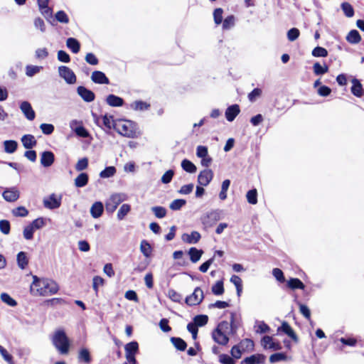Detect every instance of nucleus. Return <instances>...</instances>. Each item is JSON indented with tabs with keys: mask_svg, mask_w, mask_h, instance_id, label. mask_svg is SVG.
I'll return each instance as SVG.
<instances>
[{
	"mask_svg": "<svg viewBox=\"0 0 364 364\" xmlns=\"http://www.w3.org/2000/svg\"><path fill=\"white\" fill-rule=\"evenodd\" d=\"M235 312H230V323L227 321L220 322L217 327L212 332V338L219 345L227 346L229 343V335H234L237 330V326L235 323Z\"/></svg>",
	"mask_w": 364,
	"mask_h": 364,
	"instance_id": "obj_1",
	"label": "nucleus"
},
{
	"mask_svg": "<svg viewBox=\"0 0 364 364\" xmlns=\"http://www.w3.org/2000/svg\"><path fill=\"white\" fill-rule=\"evenodd\" d=\"M113 129L120 135L127 138H137L140 131L136 122L124 119L113 121Z\"/></svg>",
	"mask_w": 364,
	"mask_h": 364,
	"instance_id": "obj_2",
	"label": "nucleus"
},
{
	"mask_svg": "<svg viewBox=\"0 0 364 364\" xmlns=\"http://www.w3.org/2000/svg\"><path fill=\"white\" fill-rule=\"evenodd\" d=\"M52 343L60 354H68L70 342L63 330H58L55 332L52 338Z\"/></svg>",
	"mask_w": 364,
	"mask_h": 364,
	"instance_id": "obj_3",
	"label": "nucleus"
},
{
	"mask_svg": "<svg viewBox=\"0 0 364 364\" xmlns=\"http://www.w3.org/2000/svg\"><path fill=\"white\" fill-rule=\"evenodd\" d=\"M221 211L219 210H212L203 215L200 218L201 223L205 229L213 227L221 218Z\"/></svg>",
	"mask_w": 364,
	"mask_h": 364,
	"instance_id": "obj_4",
	"label": "nucleus"
},
{
	"mask_svg": "<svg viewBox=\"0 0 364 364\" xmlns=\"http://www.w3.org/2000/svg\"><path fill=\"white\" fill-rule=\"evenodd\" d=\"M203 299V291L200 287H196L191 295L186 296L185 303L189 306H197L199 305Z\"/></svg>",
	"mask_w": 364,
	"mask_h": 364,
	"instance_id": "obj_5",
	"label": "nucleus"
},
{
	"mask_svg": "<svg viewBox=\"0 0 364 364\" xmlns=\"http://www.w3.org/2000/svg\"><path fill=\"white\" fill-rule=\"evenodd\" d=\"M124 200L121 194H112L105 203V209L107 213H114L117 206Z\"/></svg>",
	"mask_w": 364,
	"mask_h": 364,
	"instance_id": "obj_6",
	"label": "nucleus"
},
{
	"mask_svg": "<svg viewBox=\"0 0 364 364\" xmlns=\"http://www.w3.org/2000/svg\"><path fill=\"white\" fill-rule=\"evenodd\" d=\"M42 281H44V278H39L36 275L33 276V282L30 287V292L32 295L44 296Z\"/></svg>",
	"mask_w": 364,
	"mask_h": 364,
	"instance_id": "obj_7",
	"label": "nucleus"
},
{
	"mask_svg": "<svg viewBox=\"0 0 364 364\" xmlns=\"http://www.w3.org/2000/svg\"><path fill=\"white\" fill-rule=\"evenodd\" d=\"M59 75L65 80L68 84H74L77 78L74 72L68 67L61 65L58 68Z\"/></svg>",
	"mask_w": 364,
	"mask_h": 364,
	"instance_id": "obj_8",
	"label": "nucleus"
},
{
	"mask_svg": "<svg viewBox=\"0 0 364 364\" xmlns=\"http://www.w3.org/2000/svg\"><path fill=\"white\" fill-rule=\"evenodd\" d=\"M261 346L264 349L279 350L282 348L279 342H274L273 338L270 336H264L261 339Z\"/></svg>",
	"mask_w": 364,
	"mask_h": 364,
	"instance_id": "obj_9",
	"label": "nucleus"
},
{
	"mask_svg": "<svg viewBox=\"0 0 364 364\" xmlns=\"http://www.w3.org/2000/svg\"><path fill=\"white\" fill-rule=\"evenodd\" d=\"M42 284L44 289V296L55 294L59 290L58 284L53 279L44 278Z\"/></svg>",
	"mask_w": 364,
	"mask_h": 364,
	"instance_id": "obj_10",
	"label": "nucleus"
},
{
	"mask_svg": "<svg viewBox=\"0 0 364 364\" xmlns=\"http://www.w3.org/2000/svg\"><path fill=\"white\" fill-rule=\"evenodd\" d=\"M277 332H283L286 335H287L291 340L297 343H299V337L296 333L294 331V329L291 327V326L288 323V322L284 321L282 323L281 326L278 327Z\"/></svg>",
	"mask_w": 364,
	"mask_h": 364,
	"instance_id": "obj_11",
	"label": "nucleus"
},
{
	"mask_svg": "<svg viewBox=\"0 0 364 364\" xmlns=\"http://www.w3.org/2000/svg\"><path fill=\"white\" fill-rule=\"evenodd\" d=\"M43 205L49 209H55L61 205V197L57 196L55 193H52L48 198L43 200Z\"/></svg>",
	"mask_w": 364,
	"mask_h": 364,
	"instance_id": "obj_12",
	"label": "nucleus"
},
{
	"mask_svg": "<svg viewBox=\"0 0 364 364\" xmlns=\"http://www.w3.org/2000/svg\"><path fill=\"white\" fill-rule=\"evenodd\" d=\"M213 178V172L210 169L201 171L198 176V183L202 186H208Z\"/></svg>",
	"mask_w": 364,
	"mask_h": 364,
	"instance_id": "obj_13",
	"label": "nucleus"
},
{
	"mask_svg": "<svg viewBox=\"0 0 364 364\" xmlns=\"http://www.w3.org/2000/svg\"><path fill=\"white\" fill-rule=\"evenodd\" d=\"M77 92L81 98L87 102H92L95 98V93L84 86H79L77 88Z\"/></svg>",
	"mask_w": 364,
	"mask_h": 364,
	"instance_id": "obj_14",
	"label": "nucleus"
},
{
	"mask_svg": "<svg viewBox=\"0 0 364 364\" xmlns=\"http://www.w3.org/2000/svg\"><path fill=\"white\" fill-rule=\"evenodd\" d=\"M266 356L263 354L257 353L245 358L240 364H264Z\"/></svg>",
	"mask_w": 364,
	"mask_h": 364,
	"instance_id": "obj_15",
	"label": "nucleus"
},
{
	"mask_svg": "<svg viewBox=\"0 0 364 364\" xmlns=\"http://www.w3.org/2000/svg\"><path fill=\"white\" fill-rule=\"evenodd\" d=\"M20 109L28 120L32 121L35 119L36 113L28 102L24 101L21 102Z\"/></svg>",
	"mask_w": 364,
	"mask_h": 364,
	"instance_id": "obj_16",
	"label": "nucleus"
},
{
	"mask_svg": "<svg viewBox=\"0 0 364 364\" xmlns=\"http://www.w3.org/2000/svg\"><path fill=\"white\" fill-rule=\"evenodd\" d=\"M91 80L97 84L108 85L110 83L109 78L105 75V74L103 72L99 70L92 72Z\"/></svg>",
	"mask_w": 364,
	"mask_h": 364,
	"instance_id": "obj_17",
	"label": "nucleus"
},
{
	"mask_svg": "<svg viewBox=\"0 0 364 364\" xmlns=\"http://www.w3.org/2000/svg\"><path fill=\"white\" fill-rule=\"evenodd\" d=\"M55 161V155L50 151H46L41 154V164L44 167L50 166Z\"/></svg>",
	"mask_w": 364,
	"mask_h": 364,
	"instance_id": "obj_18",
	"label": "nucleus"
},
{
	"mask_svg": "<svg viewBox=\"0 0 364 364\" xmlns=\"http://www.w3.org/2000/svg\"><path fill=\"white\" fill-rule=\"evenodd\" d=\"M240 106L237 104L228 107L225 110V117L228 122H232L240 114Z\"/></svg>",
	"mask_w": 364,
	"mask_h": 364,
	"instance_id": "obj_19",
	"label": "nucleus"
},
{
	"mask_svg": "<svg viewBox=\"0 0 364 364\" xmlns=\"http://www.w3.org/2000/svg\"><path fill=\"white\" fill-rule=\"evenodd\" d=\"M352 84L350 88L352 94L357 97H361L364 95V90L360 82L358 79L354 78L352 80Z\"/></svg>",
	"mask_w": 364,
	"mask_h": 364,
	"instance_id": "obj_20",
	"label": "nucleus"
},
{
	"mask_svg": "<svg viewBox=\"0 0 364 364\" xmlns=\"http://www.w3.org/2000/svg\"><path fill=\"white\" fill-rule=\"evenodd\" d=\"M21 142L23 147L26 149H32L37 144V141L33 135L25 134L21 137Z\"/></svg>",
	"mask_w": 364,
	"mask_h": 364,
	"instance_id": "obj_21",
	"label": "nucleus"
},
{
	"mask_svg": "<svg viewBox=\"0 0 364 364\" xmlns=\"http://www.w3.org/2000/svg\"><path fill=\"white\" fill-rule=\"evenodd\" d=\"M103 211L104 205L100 201L95 202L90 208V214L94 218H100L102 215Z\"/></svg>",
	"mask_w": 364,
	"mask_h": 364,
	"instance_id": "obj_22",
	"label": "nucleus"
},
{
	"mask_svg": "<svg viewBox=\"0 0 364 364\" xmlns=\"http://www.w3.org/2000/svg\"><path fill=\"white\" fill-rule=\"evenodd\" d=\"M200 234L197 231H192L191 234H183L182 240L188 244L197 243L200 240Z\"/></svg>",
	"mask_w": 364,
	"mask_h": 364,
	"instance_id": "obj_23",
	"label": "nucleus"
},
{
	"mask_svg": "<svg viewBox=\"0 0 364 364\" xmlns=\"http://www.w3.org/2000/svg\"><path fill=\"white\" fill-rule=\"evenodd\" d=\"M106 102L111 107H121L124 102L122 97L113 94H110L107 97Z\"/></svg>",
	"mask_w": 364,
	"mask_h": 364,
	"instance_id": "obj_24",
	"label": "nucleus"
},
{
	"mask_svg": "<svg viewBox=\"0 0 364 364\" xmlns=\"http://www.w3.org/2000/svg\"><path fill=\"white\" fill-rule=\"evenodd\" d=\"M237 345L245 353L252 351L255 347L254 341L250 338L242 339Z\"/></svg>",
	"mask_w": 364,
	"mask_h": 364,
	"instance_id": "obj_25",
	"label": "nucleus"
},
{
	"mask_svg": "<svg viewBox=\"0 0 364 364\" xmlns=\"http://www.w3.org/2000/svg\"><path fill=\"white\" fill-rule=\"evenodd\" d=\"M346 41L350 44H357L360 42L361 36L359 32L355 30H351L346 36Z\"/></svg>",
	"mask_w": 364,
	"mask_h": 364,
	"instance_id": "obj_26",
	"label": "nucleus"
},
{
	"mask_svg": "<svg viewBox=\"0 0 364 364\" xmlns=\"http://www.w3.org/2000/svg\"><path fill=\"white\" fill-rule=\"evenodd\" d=\"M125 355H136L139 353V343L134 341L124 346Z\"/></svg>",
	"mask_w": 364,
	"mask_h": 364,
	"instance_id": "obj_27",
	"label": "nucleus"
},
{
	"mask_svg": "<svg viewBox=\"0 0 364 364\" xmlns=\"http://www.w3.org/2000/svg\"><path fill=\"white\" fill-rule=\"evenodd\" d=\"M89 181V176L87 173H80L75 179V186L77 188L85 186Z\"/></svg>",
	"mask_w": 364,
	"mask_h": 364,
	"instance_id": "obj_28",
	"label": "nucleus"
},
{
	"mask_svg": "<svg viewBox=\"0 0 364 364\" xmlns=\"http://www.w3.org/2000/svg\"><path fill=\"white\" fill-rule=\"evenodd\" d=\"M287 286L292 289H304L305 285L298 278H291L287 281Z\"/></svg>",
	"mask_w": 364,
	"mask_h": 364,
	"instance_id": "obj_29",
	"label": "nucleus"
},
{
	"mask_svg": "<svg viewBox=\"0 0 364 364\" xmlns=\"http://www.w3.org/2000/svg\"><path fill=\"white\" fill-rule=\"evenodd\" d=\"M4 198L9 202L16 201L19 197V193L18 191L12 189V190H6L3 193Z\"/></svg>",
	"mask_w": 364,
	"mask_h": 364,
	"instance_id": "obj_30",
	"label": "nucleus"
},
{
	"mask_svg": "<svg viewBox=\"0 0 364 364\" xmlns=\"http://www.w3.org/2000/svg\"><path fill=\"white\" fill-rule=\"evenodd\" d=\"M203 254V251L202 250H198L194 247H191L188 250L190 259L193 263L197 262L200 259Z\"/></svg>",
	"mask_w": 364,
	"mask_h": 364,
	"instance_id": "obj_31",
	"label": "nucleus"
},
{
	"mask_svg": "<svg viewBox=\"0 0 364 364\" xmlns=\"http://www.w3.org/2000/svg\"><path fill=\"white\" fill-rule=\"evenodd\" d=\"M171 342L173 345V346L180 351H183L187 348V343L181 338L171 337Z\"/></svg>",
	"mask_w": 364,
	"mask_h": 364,
	"instance_id": "obj_32",
	"label": "nucleus"
},
{
	"mask_svg": "<svg viewBox=\"0 0 364 364\" xmlns=\"http://www.w3.org/2000/svg\"><path fill=\"white\" fill-rule=\"evenodd\" d=\"M66 45L68 48L70 49L73 53H77L80 50V42L74 38H68L66 41Z\"/></svg>",
	"mask_w": 364,
	"mask_h": 364,
	"instance_id": "obj_33",
	"label": "nucleus"
},
{
	"mask_svg": "<svg viewBox=\"0 0 364 364\" xmlns=\"http://www.w3.org/2000/svg\"><path fill=\"white\" fill-rule=\"evenodd\" d=\"M78 360L85 363L89 364L92 361V358L90 351L87 348H82L79 351Z\"/></svg>",
	"mask_w": 364,
	"mask_h": 364,
	"instance_id": "obj_34",
	"label": "nucleus"
},
{
	"mask_svg": "<svg viewBox=\"0 0 364 364\" xmlns=\"http://www.w3.org/2000/svg\"><path fill=\"white\" fill-rule=\"evenodd\" d=\"M17 264L18 266L21 269H24L28 264V258L26 253L24 252H20L17 255Z\"/></svg>",
	"mask_w": 364,
	"mask_h": 364,
	"instance_id": "obj_35",
	"label": "nucleus"
},
{
	"mask_svg": "<svg viewBox=\"0 0 364 364\" xmlns=\"http://www.w3.org/2000/svg\"><path fill=\"white\" fill-rule=\"evenodd\" d=\"M290 358H291L288 357L284 353H276L270 355L269 362L271 363H275L280 361H286Z\"/></svg>",
	"mask_w": 364,
	"mask_h": 364,
	"instance_id": "obj_36",
	"label": "nucleus"
},
{
	"mask_svg": "<svg viewBox=\"0 0 364 364\" xmlns=\"http://www.w3.org/2000/svg\"><path fill=\"white\" fill-rule=\"evenodd\" d=\"M140 251L146 257H149L152 252V247L149 242L146 240H143L140 244Z\"/></svg>",
	"mask_w": 364,
	"mask_h": 364,
	"instance_id": "obj_37",
	"label": "nucleus"
},
{
	"mask_svg": "<svg viewBox=\"0 0 364 364\" xmlns=\"http://www.w3.org/2000/svg\"><path fill=\"white\" fill-rule=\"evenodd\" d=\"M4 151L8 154L15 152L18 148V143L14 140H6L4 142Z\"/></svg>",
	"mask_w": 364,
	"mask_h": 364,
	"instance_id": "obj_38",
	"label": "nucleus"
},
{
	"mask_svg": "<svg viewBox=\"0 0 364 364\" xmlns=\"http://www.w3.org/2000/svg\"><path fill=\"white\" fill-rule=\"evenodd\" d=\"M313 70L316 75H323L328 71V66L326 63L321 65L319 63L316 62L313 65Z\"/></svg>",
	"mask_w": 364,
	"mask_h": 364,
	"instance_id": "obj_39",
	"label": "nucleus"
},
{
	"mask_svg": "<svg viewBox=\"0 0 364 364\" xmlns=\"http://www.w3.org/2000/svg\"><path fill=\"white\" fill-rule=\"evenodd\" d=\"M341 7L346 17L351 18L354 16V9L350 3L343 2Z\"/></svg>",
	"mask_w": 364,
	"mask_h": 364,
	"instance_id": "obj_40",
	"label": "nucleus"
},
{
	"mask_svg": "<svg viewBox=\"0 0 364 364\" xmlns=\"http://www.w3.org/2000/svg\"><path fill=\"white\" fill-rule=\"evenodd\" d=\"M182 168L188 173H195L197 170L195 164L188 159H183L181 162Z\"/></svg>",
	"mask_w": 364,
	"mask_h": 364,
	"instance_id": "obj_41",
	"label": "nucleus"
},
{
	"mask_svg": "<svg viewBox=\"0 0 364 364\" xmlns=\"http://www.w3.org/2000/svg\"><path fill=\"white\" fill-rule=\"evenodd\" d=\"M212 292L213 294L219 296L222 295L224 291V285H223V281L219 280L211 288Z\"/></svg>",
	"mask_w": 364,
	"mask_h": 364,
	"instance_id": "obj_42",
	"label": "nucleus"
},
{
	"mask_svg": "<svg viewBox=\"0 0 364 364\" xmlns=\"http://www.w3.org/2000/svg\"><path fill=\"white\" fill-rule=\"evenodd\" d=\"M208 316L205 314L197 315L193 318V323L198 326L201 327L208 323Z\"/></svg>",
	"mask_w": 364,
	"mask_h": 364,
	"instance_id": "obj_43",
	"label": "nucleus"
},
{
	"mask_svg": "<svg viewBox=\"0 0 364 364\" xmlns=\"http://www.w3.org/2000/svg\"><path fill=\"white\" fill-rule=\"evenodd\" d=\"M0 298L4 303L6 304L9 306L14 307L17 305L16 301L11 297V296L7 293H1Z\"/></svg>",
	"mask_w": 364,
	"mask_h": 364,
	"instance_id": "obj_44",
	"label": "nucleus"
},
{
	"mask_svg": "<svg viewBox=\"0 0 364 364\" xmlns=\"http://www.w3.org/2000/svg\"><path fill=\"white\" fill-rule=\"evenodd\" d=\"M151 211L154 215L158 218H163L166 215L167 210L162 206H154L151 208Z\"/></svg>",
	"mask_w": 364,
	"mask_h": 364,
	"instance_id": "obj_45",
	"label": "nucleus"
},
{
	"mask_svg": "<svg viewBox=\"0 0 364 364\" xmlns=\"http://www.w3.org/2000/svg\"><path fill=\"white\" fill-rule=\"evenodd\" d=\"M131 210V206L129 204L124 203L123 204L117 212V218L119 220H122L124 217L128 214V213Z\"/></svg>",
	"mask_w": 364,
	"mask_h": 364,
	"instance_id": "obj_46",
	"label": "nucleus"
},
{
	"mask_svg": "<svg viewBox=\"0 0 364 364\" xmlns=\"http://www.w3.org/2000/svg\"><path fill=\"white\" fill-rule=\"evenodd\" d=\"M131 107L135 110L142 111L148 109L150 107V105L146 102L139 100L134 102Z\"/></svg>",
	"mask_w": 364,
	"mask_h": 364,
	"instance_id": "obj_47",
	"label": "nucleus"
},
{
	"mask_svg": "<svg viewBox=\"0 0 364 364\" xmlns=\"http://www.w3.org/2000/svg\"><path fill=\"white\" fill-rule=\"evenodd\" d=\"M247 202L252 205H255L257 203V191L255 188L247 191Z\"/></svg>",
	"mask_w": 364,
	"mask_h": 364,
	"instance_id": "obj_48",
	"label": "nucleus"
},
{
	"mask_svg": "<svg viewBox=\"0 0 364 364\" xmlns=\"http://www.w3.org/2000/svg\"><path fill=\"white\" fill-rule=\"evenodd\" d=\"M235 16L233 15H230L227 16L224 21H223V28L224 30H228L235 26Z\"/></svg>",
	"mask_w": 364,
	"mask_h": 364,
	"instance_id": "obj_49",
	"label": "nucleus"
},
{
	"mask_svg": "<svg viewBox=\"0 0 364 364\" xmlns=\"http://www.w3.org/2000/svg\"><path fill=\"white\" fill-rule=\"evenodd\" d=\"M116 171L117 170L114 166H108L100 172V176L103 178H109L113 176L116 173Z\"/></svg>",
	"mask_w": 364,
	"mask_h": 364,
	"instance_id": "obj_50",
	"label": "nucleus"
},
{
	"mask_svg": "<svg viewBox=\"0 0 364 364\" xmlns=\"http://www.w3.org/2000/svg\"><path fill=\"white\" fill-rule=\"evenodd\" d=\"M168 296L173 302H176V303L181 302V300H182L181 294L173 289H171L168 291Z\"/></svg>",
	"mask_w": 364,
	"mask_h": 364,
	"instance_id": "obj_51",
	"label": "nucleus"
},
{
	"mask_svg": "<svg viewBox=\"0 0 364 364\" xmlns=\"http://www.w3.org/2000/svg\"><path fill=\"white\" fill-rule=\"evenodd\" d=\"M88 167V159L87 157L82 158L78 160L75 164V168L77 171H82Z\"/></svg>",
	"mask_w": 364,
	"mask_h": 364,
	"instance_id": "obj_52",
	"label": "nucleus"
},
{
	"mask_svg": "<svg viewBox=\"0 0 364 364\" xmlns=\"http://www.w3.org/2000/svg\"><path fill=\"white\" fill-rule=\"evenodd\" d=\"M186 203L184 199H176L171 203L169 208L173 210H180Z\"/></svg>",
	"mask_w": 364,
	"mask_h": 364,
	"instance_id": "obj_53",
	"label": "nucleus"
},
{
	"mask_svg": "<svg viewBox=\"0 0 364 364\" xmlns=\"http://www.w3.org/2000/svg\"><path fill=\"white\" fill-rule=\"evenodd\" d=\"M312 55L314 57H326L328 55V50L320 46H317L312 50Z\"/></svg>",
	"mask_w": 364,
	"mask_h": 364,
	"instance_id": "obj_54",
	"label": "nucleus"
},
{
	"mask_svg": "<svg viewBox=\"0 0 364 364\" xmlns=\"http://www.w3.org/2000/svg\"><path fill=\"white\" fill-rule=\"evenodd\" d=\"M0 231L4 235H9L11 231V225L7 220H0Z\"/></svg>",
	"mask_w": 364,
	"mask_h": 364,
	"instance_id": "obj_55",
	"label": "nucleus"
},
{
	"mask_svg": "<svg viewBox=\"0 0 364 364\" xmlns=\"http://www.w3.org/2000/svg\"><path fill=\"white\" fill-rule=\"evenodd\" d=\"M223 10L221 8L215 9L213 11L214 22L216 25H219L223 22Z\"/></svg>",
	"mask_w": 364,
	"mask_h": 364,
	"instance_id": "obj_56",
	"label": "nucleus"
},
{
	"mask_svg": "<svg viewBox=\"0 0 364 364\" xmlns=\"http://www.w3.org/2000/svg\"><path fill=\"white\" fill-rule=\"evenodd\" d=\"M245 353L238 345H235L230 350V354L233 358L240 359Z\"/></svg>",
	"mask_w": 364,
	"mask_h": 364,
	"instance_id": "obj_57",
	"label": "nucleus"
},
{
	"mask_svg": "<svg viewBox=\"0 0 364 364\" xmlns=\"http://www.w3.org/2000/svg\"><path fill=\"white\" fill-rule=\"evenodd\" d=\"M12 213L16 217H26L28 214V210L23 206H19L14 209Z\"/></svg>",
	"mask_w": 364,
	"mask_h": 364,
	"instance_id": "obj_58",
	"label": "nucleus"
},
{
	"mask_svg": "<svg viewBox=\"0 0 364 364\" xmlns=\"http://www.w3.org/2000/svg\"><path fill=\"white\" fill-rule=\"evenodd\" d=\"M35 230L33 228L32 226L30 225V224L27 226H26L23 231V237L27 240H31L33 238V232Z\"/></svg>",
	"mask_w": 364,
	"mask_h": 364,
	"instance_id": "obj_59",
	"label": "nucleus"
},
{
	"mask_svg": "<svg viewBox=\"0 0 364 364\" xmlns=\"http://www.w3.org/2000/svg\"><path fill=\"white\" fill-rule=\"evenodd\" d=\"M300 313L308 320L311 318V311L308 306L305 304L298 302Z\"/></svg>",
	"mask_w": 364,
	"mask_h": 364,
	"instance_id": "obj_60",
	"label": "nucleus"
},
{
	"mask_svg": "<svg viewBox=\"0 0 364 364\" xmlns=\"http://www.w3.org/2000/svg\"><path fill=\"white\" fill-rule=\"evenodd\" d=\"M55 18L58 21L63 23H68L69 18L64 11H58L55 14Z\"/></svg>",
	"mask_w": 364,
	"mask_h": 364,
	"instance_id": "obj_61",
	"label": "nucleus"
},
{
	"mask_svg": "<svg viewBox=\"0 0 364 364\" xmlns=\"http://www.w3.org/2000/svg\"><path fill=\"white\" fill-rule=\"evenodd\" d=\"M262 91L260 88H255L251 92L248 94V99L250 102H253L262 95Z\"/></svg>",
	"mask_w": 364,
	"mask_h": 364,
	"instance_id": "obj_62",
	"label": "nucleus"
},
{
	"mask_svg": "<svg viewBox=\"0 0 364 364\" xmlns=\"http://www.w3.org/2000/svg\"><path fill=\"white\" fill-rule=\"evenodd\" d=\"M300 35V31L296 28H292L287 32V38L290 41H294L296 40Z\"/></svg>",
	"mask_w": 364,
	"mask_h": 364,
	"instance_id": "obj_63",
	"label": "nucleus"
},
{
	"mask_svg": "<svg viewBox=\"0 0 364 364\" xmlns=\"http://www.w3.org/2000/svg\"><path fill=\"white\" fill-rule=\"evenodd\" d=\"M219 361L222 364H235L233 358H231L227 354H220L219 355Z\"/></svg>",
	"mask_w": 364,
	"mask_h": 364,
	"instance_id": "obj_64",
	"label": "nucleus"
}]
</instances>
